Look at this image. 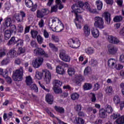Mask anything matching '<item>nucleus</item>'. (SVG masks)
<instances>
[{"label": "nucleus", "instance_id": "2", "mask_svg": "<svg viewBox=\"0 0 124 124\" xmlns=\"http://www.w3.org/2000/svg\"><path fill=\"white\" fill-rule=\"evenodd\" d=\"M85 4L86 3L84 4V3L82 1H79L78 5L74 4L72 6V9H73V11H72V12H74L76 14L83 12V11L86 9Z\"/></svg>", "mask_w": 124, "mask_h": 124}, {"label": "nucleus", "instance_id": "47", "mask_svg": "<svg viewBox=\"0 0 124 124\" xmlns=\"http://www.w3.org/2000/svg\"><path fill=\"white\" fill-rule=\"evenodd\" d=\"M79 95L77 93H74L71 95V98L73 100H76L79 98Z\"/></svg>", "mask_w": 124, "mask_h": 124}, {"label": "nucleus", "instance_id": "1", "mask_svg": "<svg viewBox=\"0 0 124 124\" xmlns=\"http://www.w3.org/2000/svg\"><path fill=\"white\" fill-rule=\"evenodd\" d=\"M51 19L52 20V24L56 26L55 27V31L57 32H61V31L64 29V27L63 26V24L62 23V21H60V19L58 18L55 16L51 17Z\"/></svg>", "mask_w": 124, "mask_h": 124}, {"label": "nucleus", "instance_id": "50", "mask_svg": "<svg viewBox=\"0 0 124 124\" xmlns=\"http://www.w3.org/2000/svg\"><path fill=\"white\" fill-rule=\"evenodd\" d=\"M92 71V69L90 67H87L85 68L84 71V75H88Z\"/></svg>", "mask_w": 124, "mask_h": 124}, {"label": "nucleus", "instance_id": "57", "mask_svg": "<svg viewBox=\"0 0 124 124\" xmlns=\"http://www.w3.org/2000/svg\"><path fill=\"white\" fill-rule=\"evenodd\" d=\"M51 38L52 40H54V41H55V42H59L60 41V39H59V37L55 35H52Z\"/></svg>", "mask_w": 124, "mask_h": 124}, {"label": "nucleus", "instance_id": "45", "mask_svg": "<svg viewBox=\"0 0 124 124\" xmlns=\"http://www.w3.org/2000/svg\"><path fill=\"white\" fill-rule=\"evenodd\" d=\"M35 78L38 80H40L42 78V76H43V73L40 72L39 71L36 72Z\"/></svg>", "mask_w": 124, "mask_h": 124}, {"label": "nucleus", "instance_id": "27", "mask_svg": "<svg viewBox=\"0 0 124 124\" xmlns=\"http://www.w3.org/2000/svg\"><path fill=\"white\" fill-rule=\"evenodd\" d=\"M16 43H17V41L15 39V37H12L8 42L7 45L8 46H11V45H15Z\"/></svg>", "mask_w": 124, "mask_h": 124}, {"label": "nucleus", "instance_id": "24", "mask_svg": "<svg viewBox=\"0 0 124 124\" xmlns=\"http://www.w3.org/2000/svg\"><path fill=\"white\" fill-rule=\"evenodd\" d=\"M56 72L58 74H60L61 75H62V74H64L65 72L64 71V70L62 66H57L56 67Z\"/></svg>", "mask_w": 124, "mask_h": 124}, {"label": "nucleus", "instance_id": "60", "mask_svg": "<svg viewBox=\"0 0 124 124\" xmlns=\"http://www.w3.org/2000/svg\"><path fill=\"white\" fill-rule=\"evenodd\" d=\"M112 87L109 86L108 87H107L105 89V92L107 93H111L112 91Z\"/></svg>", "mask_w": 124, "mask_h": 124}, {"label": "nucleus", "instance_id": "41", "mask_svg": "<svg viewBox=\"0 0 124 124\" xmlns=\"http://www.w3.org/2000/svg\"><path fill=\"white\" fill-rule=\"evenodd\" d=\"M10 62V60H9V57H7L4 59L2 61V62H1V64L2 65H6V64H8V63H9Z\"/></svg>", "mask_w": 124, "mask_h": 124}, {"label": "nucleus", "instance_id": "22", "mask_svg": "<svg viewBox=\"0 0 124 124\" xmlns=\"http://www.w3.org/2000/svg\"><path fill=\"white\" fill-rule=\"evenodd\" d=\"M99 117L101 119H105L107 117V113L104 108L100 109L99 110Z\"/></svg>", "mask_w": 124, "mask_h": 124}, {"label": "nucleus", "instance_id": "14", "mask_svg": "<svg viewBox=\"0 0 124 124\" xmlns=\"http://www.w3.org/2000/svg\"><path fill=\"white\" fill-rule=\"evenodd\" d=\"M85 5V9H86L87 11H89V12H90V13L98 14V12H97L96 9H93L91 8V6H90V4H89V3L86 2Z\"/></svg>", "mask_w": 124, "mask_h": 124}, {"label": "nucleus", "instance_id": "23", "mask_svg": "<svg viewBox=\"0 0 124 124\" xmlns=\"http://www.w3.org/2000/svg\"><path fill=\"white\" fill-rule=\"evenodd\" d=\"M92 35H93V37L96 38L99 36V31L97 29L93 28L92 30Z\"/></svg>", "mask_w": 124, "mask_h": 124}, {"label": "nucleus", "instance_id": "44", "mask_svg": "<svg viewBox=\"0 0 124 124\" xmlns=\"http://www.w3.org/2000/svg\"><path fill=\"white\" fill-rule=\"evenodd\" d=\"M36 38L37 42L39 43V44H42L43 43L44 39H43V37L41 36V35H38Z\"/></svg>", "mask_w": 124, "mask_h": 124}, {"label": "nucleus", "instance_id": "15", "mask_svg": "<svg viewBox=\"0 0 124 124\" xmlns=\"http://www.w3.org/2000/svg\"><path fill=\"white\" fill-rule=\"evenodd\" d=\"M46 101L48 104H53V102H54V96L51 94H46Z\"/></svg>", "mask_w": 124, "mask_h": 124}, {"label": "nucleus", "instance_id": "64", "mask_svg": "<svg viewBox=\"0 0 124 124\" xmlns=\"http://www.w3.org/2000/svg\"><path fill=\"white\" fill-rule=\"evenodd\" d=\"M16 19L18 22H23V20H24L23 17H21L20 16H16Z\"/></svg>", "mask_w": 124, "mask_h": 124}, {"label": "nucleus", "instance_id": "42", "mask_svg": "<svg viewBox=\"0 0 124 124\" xmlns=\"http://www.w3.org/2000/svg\"><path fill=\"white\" fill-rule=\"evenodd\" d=\"M31 34L32 38L35 39L37 37L38 34V31L35 30H32L31 31Z\"/></svg>", "mask_w": 124, "mask_h": 124}, {"label": "nucleus", "instance_id": "3", "mask_svg": "<svg viewBox=\"0 0 124 124\" xmlns=\"http://www.w3.org/2000/svg\"><path fill=\"white\" fill-rule=\"evenodd\" d=\"M24 71L23 67H21L19 69L14 71L13 74V78L14 81L19 82L23 80V75Z\"/></svg>", "mask_w": 124, "mask_h": 124}, {"label": "nucleus", "instance_id": "11", "mask_svg": "<svg viewBox=\"0 0 124 124\" xmlns=\"http://www.w3.org/2000/svg\"><path fill=\"white\" fill-rule=\"evenodd\" d=\"M108 38L110 43H113V44H122V42L115 37L108 36Z\"/></svg>", "mask_w": 124, "mask_h": 124}, {"label": "nucleus", "instance_id": "7", "mask_svg": "<svg viewBox=\"0 0 124 124\" xmlns=\"http://www.w3.org/2000/svg\"><path fill=\"white\" fill-rule=\"evenodd\" d=\"M50 13V10L47 8H44L41 9V10L37 11V18H39L40 19H42L43 18L44 16H46V15H48Z\"/></svg>", "mask_w": 124, "mask_h": 124}, {"label": "nucleus", "instance_id": "21", "mask_svg": "<svg viewBox=\"0 0 124 124\" xmlns=\"http://www.w3.org/2000/svg\"><path fill=\"white\" fill-rule=\"evenodd\" d=\"M76 15V18L74 21H76L77 23H79V24H83L84 22V19H83V17L81 16H78L77 13H75Z\"/></svg>", "mask_w": 124, "mask_h": 124}, {"label": "nucleus", "instance_id": "4", "mask_svg": "<svg viewBox=\"0 0 124 124\" xmlns=\"http://www.w3.org/2000/svg\"><path fill=\"white\" fill-rule=\"evenodd\" d=\"M94 26L98 29H104V20L100 16H95L94 18Z\"/></svg>", "mask_w": 124, "mask_h": 124}, {"label": "nucleus", "instance_id": "28", "mask_svg": "<svg viewBox=\"0 0 124 124\" xmlns=\"http://www.w3.org/2000/svg\"><path fill=\"white\" fill-rule=\"evenodd\" d=\"M25 82L27 86H31V85L33 83L32 78H31V77L30 76L26 77Z\"/></svg>", "mask_w": 124, "mask_h": 124}, {"label": "nucleus", "instance_id": "35", "mask_svg": "<svg viewBox=\"0 0 124 124\" xmlns=\"http://www.w3.org/2000/svg\"><path fill=\"white\" fill-rule=\"evenodd\" d=\"M0 75H2L4 78H6L8 75V72L6 70L3 71L2 69L0 68Z\"/></svg>", "mask_w": 124, "mask_h": 124}, {"label": "nucleus", "instance_id": "54", "mask_svg": "<svg viewBox=\"0 0 124 124\" xmlns=\"http://www.w3.org/2000/svg\"><path fill=\"white\" fill-rule=\"evenodd\" d=\"M120 116H121V114H120V113H114L111 115V118L113 120H116V119L119 118Z\"/></svg>", "mask_w": 124, "mask_h": 124}, {"label": "nucleus", "instance_id": "19", "mask_svg": "<svg viewBox=\"0 0 124 124\" xmlns=\"http://www.w3.org/2000/svg\"><path fill=\"white\" fill-rule=\"evenodd\" d=\"M54 110L60 114H64V108L62 107L55 106L54 107Z\"/></svg>", "mask_w": 124, "mask_h": 124}, {"label": "nucleus", "instance_id": "34", "mask_svg": "<svg viewBox=\"0 0 124 124\" xmlns=\"http://www.w3.org/2000/svg\"><path fill=\"white\" fill-rule=\"evenodd\" d=\"M105 111L107 113H108L109 114L112 113L113 112V108H112V107L109 105H106L105 107Z\"/></svg>", "mask_w": 124, "mask_h": 124}, {"label": "nucleus", "instance_id": "48", "mask_svg": "<svg viewBox=\"0 0 124 124\" xmlns=\"http://www.w3.org/2000/svg\"><path fill=\"white\" fill-rule=\"evenodd\" d=\"M26 52V48L25 47H19L18 51H17V54L18 55H22V54H24Z\"/></svg>", "mask_w": 124, "mask_h": 124}, {"label": "nucleus", "instance_id": "30", "mask_svg": "<svg viewBox=\"0 0 124 124\" xmlns=\"http://www.w3.org/2000/svg\"><path fill=\"white\" fill-rule=\"evenodd\" d=\"M89 63L91 64V66H97L98 62L96 60L94 59V58H92L91 60L89 61Z\"/></svg>", "mask_w": 124, "mask_h": 124}, {"label": "nucleus", "instance_id": "20", "mask_svg": "<svg viewBox=\"0 0 124 124\" xmlns=\"http://www.w3.org/2000/svg\"><path fill=\"white\" fill-rule=\"evenodd\" d=\"M53 88H60L62 85V82L58 79H54L53 81Z\"/></svg>", "mask_w": 124, "mask_h": 124}, {"label": "nucleus", "instance_id": "51", "mask_svg": "<svg viewBox=\"0 0 124 124\" xmlns=\"http://www.w3.org/2000/svg\"><path fill=\"white\" fill-rule=\"evenodd\" d=\"M68 73L70 76H72V75H74L75 73V70L73 68H69L68 69Z\"/></svg>", "mask_w": 124, "mask_h": 124}, {"label": "nucleus", "instance_id": "56", "mask_svg": "<svg viewBox=\"0 0 124 124\" xmlns=\"http://www.w3.org/2000/svg\"><path fill=\"white\" fill-rule=\"evenodd\" d=\"M45 25V23H44V20L43 19H41L39 22H38V26L39 28H44V26Z\"/></svg>", "mask_w": 124, "mask_h": 124}, {"label": "nucleus", "instance_id": "16", "mask_svg": "<svg viewBox=\"0 0 124 124\" xmlns=\"http://www.w3.org/2000/svg\"><path fill=\"white\" fill-rule=\"evenodd\" d=\"M104 16L106 24H107V25H110L111 23V16L110 15V14L108 12H105Z\"/></svg>", "mask_w": 124, "mask_h": 124}, {"label": "nucleus", "instance_id": "55", "mask_svg": "<svg viewBox=\"0 0 124 124\" xmlns=\"http://www.w3.org/2000/svg\"><path fill=\"white\" fill-rule=\"evenodd\" d=\"M17 31L18 32H22L24 31V26L21 24H18L17 26Z\"/></svg>", "mask_w": 124, "mask_h": 124}, {"label": "nucleus", "instance_id": "18", "mask_svg": "<svg viewBox=\"0 0 124 124\" xmlns=\"http://www.w3.org/2000/svg\"><path fill=\"white\" fill-rule=\"evenodd\" d=\"M116 60L115 59H110L108 60V65L110 67H112V68H114L116 67Z\"/></svg>", "mask_w": 124, "mask_h": 124}, {"label": "nucleus", "instance_id": "37", "mask_svg": "<svg viewBox=\"0 0 124 124\" xmlns=\"http://www.w3.org/2000/svg\"><path fill=\"white\" fill-rule=\"evenodd\" d=\"M113 101L115 104H119V103H120L121 102V98H120L119 95H115L113 97Z\"/></svg>", "mask_w": 124, "mask_h": 124}, {"label": "nucleus", "instance_id": "17", "mask_svg": "<svg viewBox=\"0 0 124 124\" xmlns=\"http://www.w3.org/2000/svg\"><path fill=\"white\" fill-rule=\"evenodd\" d=\"M108 51L110 55H116L118 52V47L115 46H111L108 47Z\"/></svg>", "mask_w": 124, "mask_h": 124}, {"label": "nucleus", "instance_id": "25", "mask_svg": "<svg viewBox=\"0 0 124 124\" xmlns=\"http://www.w3.org/2000/svg\"><path fill=\"white\" fill-rule=\"evenodd\" d=\"M11 37V31L7 30L5 31L4 38L5 40H8Z\"/></svg>", "mask_w": 124, "mask_h": 124}, {"label": "nucleus", "instance_id": "53", "mask_svg": "<svg viewBox=\"0 0 124 124\" xmlns=\"http://www.w3.org/2000/svg\"><path fill=\"white\" fill-rule=\"evenodd\" d=\"M49 46L52 50H53V51H58V47H56V46L53 43H50L49 44Z\"/></svg>", "mask_w": 124, "mask_h": 124}, {"label": "nucleus", "instance_id": "32", "mask_svg": "<svg viewBox=\"0 0 124 124\" xmlns=\"http://www.w3.org/2000/svg\"><path fill=\"white\" fill-rule=\"evenodd\" d=\"M96 5H97V8L98 10H101L102 9V6H103V3L100 0L96 1Z\"/></svg>", "mask_w": 124, "mask_h": 124}, {"label": "nucleus", "instance_id": "59", "mask_svg": "<svg viewBox=\"0 0 124 124\" xmlns=\"http://www.w3.org/2000/svg\"><path fill=\"white\" fill-rule=\"evenodd\" d=\"M114 68H116L117 70H121V69L124 68V66L121 64H118L115 65V67Z\"/></svg>", "mask_w": 124, "mask_h": 124}, {"label": "nucleus", "instance_id": "9", "mask_svg": "<svg viewBox=\"0 0 124 124\" xmlns=\"http://www.w3.org/2000/svg\"><path fill=\"white\" fill-rule=\"evenodd\" d=\"M56 3L57 5H55L51 7V12H57L58 11V7L59 9H62L63 7V5L62 4V0H56Z\"/></svg>", "mask_w": 124, "mask_h": 124}, {"label": "nucleus", "instance_id": "52", "mask_svg": "<svg viewBox=\"0 0 124 124\" xmlns=\"http://www.w3.org/2000/svg\"><path fill=\"white\" fill-rule=\"evenodd\" d=\"M53 91L55 93H62V91L59 87H53Z\"/></svg>", "mask_w": 124, "mask_h": 124}, {"label": "nucleus", "instance_id": "43", "mask_svg": "<svg viewBox=\"0 0 124 124\" xmlns=\"http://www.w3.org/2000/svg\"><path fill=\"white\" fill-rule=\"evenodd\" d=\"M9 53L11 58H15L16 57V51L14 49L10 50Z\"/></svg>", "mask_w": 124, "mask_h": 124}, {"label": "nucleus", "instance_id": "6", "mask_svg": "<svg viewBox=\"0 0 124 124\" xmlns=\"http://www.w3.org/2000/svg\"><path fill=\"white\" fill-rule=\"evenodd\" d=\"M44 61V59L42 57L36 58L34 60L32 61V65L33 67L34 68H39V67H40L42 65Z\"/></svg>", "mask_w": 124, "mask_h": 124}, {"label": "nucleus", "instance_id": "62", "mask_svg": "<svg viewBox=\"0 0 124 124\" xmlns=\"http://www.w3.org/2000/svg\"><path fill=\"white\" fill-rule=\"evenodd\" d=\"M75 109L76 111L78 112V111H81V110H82V107L80 105H77L75 107Z\"/></svg>", "mask_w": 124, "mask_h": 124}, {"label": "nucleus", "instance_id": "31", "mask_svg": "<svg viewBox=\"0 0 124 124\" xmlns=\"http://www.w3.org/2000/svg\"><path fill=\"white\" fill-rule=\"evenodd\" d=\"M93 88V85L91 83H86L83 85V89L85 91H89Z\"/></svg>", "mask_w": 124, "mask_h": 124}, {"label": "nucleus", "instance_id": "61", "mask_svg": "<svg viewBox=\"0 0 124 124\" xmlns=\"http://www.w3.org/2000/svg\"><path fill=\"white\" fill-rule=\"evenodd\" d=\"M82 81H83V78H82V77H79L76 79V80L75 81V83L77 85H79V84H80V83H81Z\"/></svg>", "mask_w": 124, "mask_h": 124}, {"label": "nucleus", "instance_id": "33", "mask_svg": "<svg viewBox=\"0 0 124 124\" xmlns=\"http://www.w3.org/2000/svg\"><path fill=\"white\" fill-rule=\"evenodd\" d=\"M124 124V116H122L119 118L114 122V124Z\"/></svg>", "mask_w": 124, "mask_h": 124}, {"label": "nucleus", "instance_id": "63", "mask_svg": "<svg viewBox=\"0 0 124 124\" xmlns=\"http://www.w3.org/2000/svg\"><path fill=\"white\" fill-rule=\"evenodd\" d=\"M31 46L33 47V48H34L35 47H37V44H36V42L35 41L32 40L30 43Z\"/></svg>", "mask_w": 124, "mask_h": 124}, {"label": "nucleus", "instance_id": "26", "mask_svg": "<svg viewBox=\"0 0 124 124\" xmlns=\"http://www.w3.org/2000/svg\"><path fill=\"white\" fill-rule=\"evenodd\" d=\"M44 51V50L41 48H37L34 49L33 52L35 55H39V56H41Z\"/></svg>", "mask_w": 124, "mask_h": 124}, {"label": "nucleus", "instance_id": "58", "mask_svg": "<svg viewBox=\"0 0 124 124\" xmlns=\"http://www.w3.org/2000/svg\"><path fill=\"white\" fill-rule=\"evenodd\" d=\"M74 23L76 24L77 30H81L82 29V25L76 21V20H74Z\"/></svg>", "mask_w": 124, "mask_h": 124}, {"label": "nucleus", "instance_id": "46", "mask_svg": "<svg viewBox=\"0 0 124 124\" xmlns=\"http://www.w3.org/2000/svg\"><path fill=\"white\" fill-rule=\"evenodd\" d=\"M94 50L93 47H88L85 50L86 53L88 55H92V54H93Z\"/></svg>", "mask_w": 124, "mask_h": 124}, {"label": "nucleus", "instance_id": "12", "mask_svg": "<svg viewBox=\"0 0 124 124\" xmlns=\"http://www.w3.org/2000/svg\"><path fill=\"white\" fill-rule=\"evenodd\" d=\"M83 34L86 37H88V36H90L91 33V28L90 26L88 25V24H85L83 29Z\"/></svg>", "mask_w": 124, "mask_h": 124}, {"label": "nucleus", "instance_id": "5", "mask_svg": "<svg viewBox=\"0 0 124 124\" xmlns=\"http://www.w3.org/2000/svg\"><path fill=\"white\" fill-rule=\"evenodd\" d=\"M68 44L71 48H77L80 47V41L78 38H73L68 40Z\"/></svg>", "mask_w": 124, "mask_h": 124}, {"label": "nucleus", "instance_id": "8", "mask_svg": "<svg viewBox=\"0 0 124 124\" xmlns=\"http://www.w3.org/2000/svg\"><path fill=\"white\" fill-rule=\"evenodd\" d=\"M59 57L63 62H70V56L65 53V50H62L60 51Z\"/></svg>", "mask_w": 124, "mask_h": 124}, {"label": "nucleus", "instance_id": "13", "mask_svg": "<svg viewBox=\"0 0 124 124\" xmlns=\"http://www.w3.org/2000/svg\"><path fill=\"white\" fill-rule=\"evenodd\" d=\"M51 73L49 71H47L45 72L44 81L46 82V84H50L51 79Z\"/></svg>", "mask_w": 124, "mask_h": 124}, {"label": "nucleus", "instance_id": "10", "mask_svg": "<svg viewBox=\"0 0 124 124\" xmlns=\"http://www.w3.org/2000/svg\"><path fill=\"white\" fill-rule=\"evenodd\" d=\"M25 4L27 7L31 8V11L34 12L36 10V8H37V4H35L33 5V3L31 0H25Z\"/></svg>", "mask_w": 124, "mask_h": 124}, {"label": "nucleus", "instance_id": "38", "mask_svg": "<svg viewBox=\"0 0 124 124\" xmlns=\"http://www.w3.org/2000/svg\"><path fill=\"white\" fill-rule=\"evenodd\" d=\"M123 20V16H116L113 18V21L115 22L119 23Z\"/></svg>", "mask_w": 124, "mask_h": 124}, {"label": "nucleus", "instance_id": "49", "mask_svg": "<svg viewBox=\"0 0 124 124\" xmlns=\"http://www.w3.org/2000/svg\"><path fill=\"white\" fill-rule=\"evenodd\" d=\"M31 90H32L33 91H34L35 93H37L38 92V88H37V86H36V85L34 84H31V85H29Z\"/></svg>", "mask_w": 124, "mask_h": 124}, {"label": "nucleus", "instance_id": "29", "mask_svg": "<svg viewBox=\"0 0 124 124\" xmlns=\"http://www.w3.org/2000/svg\"><path fill=\"white\" fill-rule=\"evenodd\" d=\"M76 124H84L85 120L81 117H76Z\"/></svg>", "mask_w": 124, "mask_h": 124}, {"label": "nucleus", "instance_id": "39", "mask_svg": "<svg viewBox=\"0 0 124 124\" xmlns=\"http://www.w3.org/2000/svg\"><path fill=\"white\" fill-rule=\"evenodd\" d=\"M11 24H12V20L11 18L7 17L5 20V25L6 27H10Z\"/></svg>", "mask_w": 124, "mask_h": 124}, {"label": "nucleus", "instance_id": "36", "mask_svg": "<svg viewBox=\"0 0 124 124\" xmlns=\"http://www.w3.org/2000/svg\"><path fill=\"white\" fill-rule=\"evenodd\" d=\"M8 52V50L3 48L2 49L0 50V59L2 58V57H4L5 55H6V53Z\"/></svg>", "mask_w": 124, "mask_h": 124}, {"label": "nucleus", "instance_id": "40", "mask_svg": "<svg viewBox=\"0 0 124 124\" xmlns=\"http://www.w3.org/2000/svg\"><path fill=\"white\" fill-rule=\"evenodd\" d=\"M10 31L12 33L13 32L15 34H16V32L17 31V28L16 27V26L15 25H10Z\"/></svg>", "mask_w": 124, "mask_h": 124}]
</instances>
